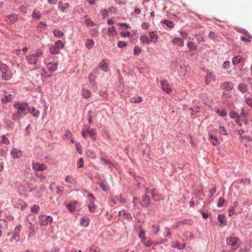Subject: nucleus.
<instances>
[{"mask_svg": "<svg viewBox=\"0 0 252 252\" xmlns=\"http://www.w3.org/2000/svg\"><path fill=\"white\" fill-rule=\"evenodd\" d=\"M39 211V207L37 205H34L31 208V211L33 213H37Z\"/></svg>", "mask_w": 252, "mask_h": 252, "instance_id": "51", "label": "nucleus"}, {"mask_svg": "<svg viewBox=\"0 0 252 252\" xmlns=\"http://www.w3.org/2000/svg\"><path fill=\"white\" fill-rule=\"evenodd\" d=\"M161 87L163 91L167 94H170L172 92L171 88L169 85L167 83L165 80L161 81Z\"/></svg>", "mask_w": 252, "mask_h": 252, "instance_id": "8", "label": "nucleus"}, {"mask_svg": "<svg viewBox=\"0 0 252 252\" xmlns=\"http://www.w3.org/2000/svg\"><path fill=\"white\" fill-rule=\"evenodd\" d=\"M41 16V14L38 11H34L32 13V17L34 19H39Z\"/></svg>", "mask_w": 252, "mask_h": 252, "instance_id": "52", "label": "nucleus"}, {"mask_svg": "<svg viewBox=\"0 0 252 252\" xmlns=\"http://www.w3.org/2000/svg\"><path fill=\"white\" fill-rule=\"evenodd\" d=\"M159 230V226L157 224H153L152 226V232L153 234H157Z\"/></svg>", "mask_w": 252, "mask_h": 252, "instance_id": "40", "label": "nucleus"}, {"mask_svg": "<svg viewBox=\"0 0 252 252\" xmlns=\"http://www.w3.org/2000/svg\"><path fill=\"white\" fill-rule=\"evenodd\" d=\"M70 4L68 3H63L62 1L58 2V7L62 12H66Z\"/></svg>", "mask_w": 252, "mask_h": 252, "instance_id": "10", "label": "nucleus"}, {"mask_svg": "<svg viewBox=\"0 0 252 252\" xmlns=\"http://www.w3.org/2000/svg\"><path fill=\"white\" fill-rule=\"evenodd\" d=\"M14 107L17 111L12 115L11 118L14 121H19L23 117V115H26V111L28 109L29 105L26 103L16 102L14 103Z\"/></svg>", "mask_w": 252, "mask_h": 252, "instance_id": "1", "label": "nucleus"}, {"mask_svg": "<svg viewBox=\"0 0 252 252\" xmlns=\"http://www.w3.org/2000/svg\"><path fill=\"white\" fill-rule=\"evenodd\" d=\"M39 224L41 226L48 225L53 221L52 218L50 216H46L45 215H41L39 216Z\"/></svg>", "mask_w": 252, "mask_h": 252, "instance_id": "7", "label": "nucleus"}, {"mask_svg": "<svg viewBox=\"0 0 252 252\" xmlns=\"http://www.w3.org/2000/svg\"><path fill=\"white\" fill-rule=\"evenodd\" d=\"M17 19L18 17L17 15L12 14L7 17L6 21L9 24H12L15 22Z\"/></svg>", "mask_w": 252, "mask_h": 252, "instance_id": "20", "label": "nucleus"}, {"mask_svg": "<svg viewBox=\"0 0 252 252\" xmlns=\"http://www.w3.org/2000/svg\"><path fill=\"white\" fill-rule=\"evenodd\" d=\"M72 137V134L69 130H66L65 132L64 135L63 137V139L65 140H68Z\"/></svg>", "mask_w": 252, "mask_h": 252, "instance_id": "41", "label": "nucleus"}, {"mask_svg": "<svg viewBox=\"0 0 252 252\" xmlns=\"http://www.w3.org/2000/svg\"><path fill=\"white\" fill-rule=\"evenodd\" d=\"M94 45V42L93 39H88L86 40L85 46L87 48L91 49Z\"/></svg>", "mask_w": 252, "mask_h": 252, "instance_id": "32", "label": "nucleus"}, {"mask_svg": "<svg viewBox=\"0 0 252 252\" xmlns=\"http://www.w3.org/2000/svg\"><path fill=\"white\" fill-rule=\"evenodd\" d=\"M64 45V43L61 40H58L55 42V45L50 47L49 51L53 55L58 54L59 53V50L63 49Z\"/></svg>", "mask_w": 252, "mask_h": 252, "instance_id": "5", "label": "nucleus"}, {"mask_svg": "<svg viewBox=\"0 0 252 252\" xmlns=\"http://www.w3.org/2000/svg\"><path fill=\"white\" fill-rule=\"evenodd\" d=\"M150 202V198L148 196L145 195L142 198L141 205L143 207H147Z\"/></svg>", "mask_w": 252, "mask_h": 252, "instance_id": "21", "label": "nucleus"}, {"mask_svg": "<svg viewBox=\"0 0 252 252\" xmlns=\"http://www.w3.org/2000/svg\"><path fill=\"white\" fill-rule=\"evenodd\" d=\"M54 35L57 37H62L64 35L63 32L59 30L56 29L53 31Z\"/></svg>", "mask_w": 252, "mask_h": 252, "instance_id": "37", "label": "nucleus"}, {"mask_svg": "<svg viewBox=\"0 0 252 252\" xmlns=\"http://www.w3.org/2000/svg\"><path fill=\"white\" fill-rule=\"evenodd\" d=\"M28 110L29 112L32 114L33 117H38L39 116V111L36 110L34 107H32L30 109L29 107Z\"/></svg>", "mask_w": 252, "mask_h": 252, "instance_id": "28", "label": "nucleus"}, {"mask_svg": "<svg viewBox=\"0 0 252 252\" xmlns=\"http://www.w3.org/2000/svg\"><path fill=\"white\" fill-rule=\"evenodd\" d=\"M84 161L82 158H80L77 163L78 168H81L83 166Z\"/></svg>", "mask_w": 252, "mask_h": 252, "instance_id": "59", "label": "nucleus"}, {"mask_svg": "<svg viewBox=\"0 0 252 252\" xmlns=\"http://www.w3.org/2000/svg\"><path fill=\"white\" fill-rule=\"evenodd\" d=\"M100 187L104 191H107L108 190L107 184L105 182H101L99 183Z\"/></svg>", "mask_w": 252, "mask_h": 252, "instance_id": "50", "label": "nucleus"}, {"mask_svg": "<svg viewBox=\"0 0 252 252\" xmlns=\"http://www.w3.org/2000/svg\"><path fill=\"white\" fill-rule=\"evenodd\" d=\"M65 181L71 184H75L76 183L75 179L72 176H67L65 178Z\"/></svg>", "mask_w": 252, "mask_h": 252, "instance_id": "35", "label": "nucleus"}, {"mask_svg": "<svg viewBox=\"0 0 252 252\" xmlns=\"http://www.w3.org/2000/svg\"><path fill=\"white\" fill-rule=\"evenodd\" d=\"M149 24L148 23L144 22L141 25V27L143 29H147L149 27Z\"/></svg>", "mask_w": 252, "mask_h": 252, "instance_id": "64", "label": "nucleus"}, {"mask_svg": "<svg viewBox=\"0 0 252 252\" xmlns=\"http://www.w3.org/2000/svg\"><path fill=\"white\" fill-rule=\"evenodd\" d=\"M0 71L3 80H9L12 78V73L8 70V67L6 64L0 63Z\"/></svg>", "mask_w": 252, "mask_h": 252, "instance_id": "3", "label": "nucleus"}, {"mask_svg": "<svg viewBox=\"0 0 252 252\" xmlns=\"http://www.w3.org/2000/svg\"><path fill=\"white\" fill-rule=\"evenodd\" d=\"M143 100L142 97L138 96V97H132L130 98V101L131 103H137L141 102Z\"/></svg>", "mask_w": 252, "mask_h": 252, "instance_id": "36", "label": "nucleus"}, {"mask_svg": "<svg viewBox=\"0 0 252 252\" xmlns=\"http://www.w3.org/2000/svg\"><path fill=\"white\" fill-rule=\"evenodd\" d=\"M75 148L77 150V151H78V152L80 154H82V147H81V145L80 144V143L79 142H76L75 143Z\"/></svg>", "mask_w": 252, "mask_h": 252, "instance_id": "53", "label": "nucleus"}, {"mask_svg": "<svg viewBox=\"0 0 252 252\" xmlns=\"http://www.w3.org/2000/svg\"><path fill=\"white\" fill-rule=\"evenodd\" d=\"M100 160L103 164L108 165L109 168H110V167L113 165V163L110 160L107 159L106 158H101Z\"/></svg>", "mask_w": 252, "mask_h": 252, "instance_id": "38", "label": "nucleus"}, {"mask_svg": "<svg viewBox=\"0 0 252 252\" xmlns=\"http://www.w3.org/2000/svg\"><path fill=\"white\" fill-rule=\"evenodd\" d=\"M219 132L223 135L227 134V131L223 126H220L219 129Z\"/></svg>", "mask_w": 252, "mask_h": 252, "instance_id": "56", "label": "nucleus"}, {"mask_svg": "<svg viewBox=\"0 0 252 252\" xmlns=\"http://www.w3.org/2000/svg\"><path fill=\"white\" fill-rule=\"evenodd\" d=\"M81 94L82 96L86 99L89 98L91 96L92 94L90 90L85 88L82 89L81 92Z\"/></svg>", "mask_w": 252, "mask_h": 252, "instance_id": "19", "label": "nucleus"}, {"mask_svg": "<svg viewBox=\"0 0 252 252\" xmlns=\"http://www.w3.org/2000/svg\"><path fill=\"white\" fill-rule=\"evenodd\" d=\"M139 237L141 239V243H145V240H146V237L145 236V231L141 228H140L139 233Z\"/></svg>", "mask_w": 252, "mask_h": 252, "instance_id": "34", "label": "nucleus"}, {"mask_svg": "<svg viewBox=\"0 0 252 252\" xmlns=\"http://www.w3.org/2000/svg\"><path fill=\"white\" fill-rule=\"evenodd\" d=\"M163 23L165 24L170 29H172L174 27V24L173 22L171 21H169L168 20H165L164 21Z\"/></svg>", "mask_w": 252, "mask_h": 252, "instance_id": "48", "label": "nucleus"}, {"mask_svg": "<svg viewBox=\"0 0 252 252\" xmlns=\"http://www.w3.org/2000/svg\"><path fill=\"white\" fill-rule=\"evenodd\" d=\"M225 202V199L223 197H220L218 203V206L219 207H222Z\"/></svg>", "mask_w": 252, "mask_h": 252, "instance_id": "55", "label": "nucleus"}, {"mask_svg": "<svg viewBox=\"0 0 252 252\" xmlns=\"http://www.w3.org/2000/svg\"><path fill=\"white\" fill-rule=\"evenodd\" d=\"M240 115H239V114L234 112V111H231L230 113H229V116L231 118V119H235L237 117H239Z\"/></svg>", "mask_w": 252, "mask_h": 252, "instance_id": "54", "label": "nucleus"}, {"mask_svg": "<svg viewBox=\"0 0 252 252\" xmlns=\"http://www.w3.org/2000/svg\"><path fill=\"white\" fill-rule=\"evenodd\" d=\"M233 86V83L230 82H224L221 85V88L227 91L231 90Z\"/></svg>", "mask_w": 252, "mask_h": 252, "instance_id": "15", "label": "nucleus"}, {"mask_svg": "<svg viewBox=\"0 0 252 252\" xmlns=\"http://www.w3.org/2000/svg\"><path fill=\"white\" fill-rule=\"evenodd\" d=\"M152 197L155 201H158L163 199V197L161 195L158 194L154 191L152 192Z\"/></svg>", "mask_w": 252, "mask_h": 252, "instance_id": "31", "label": "nucleus"}, {"mask_svg": "<svg viewBox=\"0 0 252 252\" xmlns=\"http://www.w3.org/2000/svg\"><path fill=\"white\" fill-rule=\"evenodd\" d=\"M243 112H242V114L240 115V116L234 119V121L236 124H237L239 126H242V123L241 122V118L242 117V115H243Z\"/></svg>", "mask_w": 252, "mask_h": 252, "instance_id": "47", "label": "nucleus"}, {"mask_svg": "<svg viewBox=\"0 0 252 252\" xmlns=\"http://www.w3.org/2000/svg\"><path fill=\"white\" fill-rule=\"evenodd\" d=\"M172 44L176 45L179 47H183L184 45V41L182 38L175 37L172 39L171 41Z\"/></svg>", "mask_w": 252, "mask_h": 252, "instance_id": "14", "label": "nucleus"}, {"mask_svg": "<svg viewBox=\"0 0 252 252\" xmlns=\"http://www.w3.org/2000/svg\"><path fill=\"white\" fill-rule=\"evenodd\" d=\"M32 168L35 171H42L45 170L47 167L44 164L36 162L32 164Z\"/></svg>", "mask_w": 252, "mask_h": 252, "instance_id": "9", "label": "nucleus"}, {"mask_svg": "<svg viewBox=\"0 0 252 252\" xmlns=\"http://www.w3.org/2000/svg\"><path fill=\"white\" fill-rule=\"evenodd\" d=\"M187 47L191 51H195L197 49V46L192 42H189L187 43Z\"/></svg>", "mask_w": 252, "mask_h": 252, "instance_id": "30", "label": "nucleus"}, {"mask_svg": "<svg viewBox=\"0 0 252 252\" xmlns=\"http://www.w3.org/2000/svg\"><path fill=\"white\" fill-rule=\"evenodd\" d=\"M209 140L210 141V142L213 144L214 146L217 145L220 143V141L218 138H217L216 137L213 136L212 135H210L209 136Z\"/></svg>", "mask_w": 252, "mask_h": 252, "instance_id": "29", "label": "nucleus"}, {"mask_svg": "<svg viewBox=\"0 0 252 252\" xmlns=\"http://www.w3.org/2000/svg\"><path fill=\"white\" fill-rule=\"evenodd\" d=\"M218 221L221 224H226V221L225 219V217L223 215H218Z\"/></svg>", "mask_w": 252, "mask_h": 252, "instance_id": "44", "label": "nucleus"}, {"mask_svg": "<svg viewBox=\"0 0 252 252\" xmlns=\"http://www.w3.org/2000/svg\"><path fill=\"white\" fill-rule=\"evenodd\" d=\"M86 130L87 131V132L89 134L90 136L93 138L94 140L95 139V137H94L96 134L95 130L94 129H90V126H86Z\"/></svg>", "mask_w": 252, "mask_h": 252, "instance_id": "27", "label": "nucleus"}, {"mask_svg": "<svg viewBox=\"0 0 252 252\" xmlns=\"http://www.w3.org/2000/svg\"><path fill=\"white\" fill-rule=\"evenodd\" d=\"M234 213V207H230L228 210V215L229 216H231Z\"/></svg>", "mask_w": 252, "mask_h": 252, "instance_id": "63", "label": "nucleus"}, {"mask_svg": "<svg viewBox=\"0 0 252 252\" xmlns=\"http://www.w3.org/2000/svg\"><path fill=\"white\" fill-rule=\"evenodd\" d=\"M2 142L6 145H8L10 143L9 140L4 135L2 136Z\"/></svg>", "mask_w": 252, "mask_h": 252, "instance_id": "61", "label": "nucleus"}, {"mask_svg": "<svg viewBox=\"0 0 252 252\" xmlns=\"http://www.w3.org/2000/svg\"><path fill=\"white\" fill-rule=\"evenodd\" d=\"M140 41L141 43L143 44H149L150 40L148 39V37L145 35H141L140 37Z\"/></svg>", "mask_w": 252, "mask_h": 252, "instance_id": "23", "label": "nucleus"}, {"mask_svg": "<svg viewBox=\"0 0 252 252\" xmlns=\"http://www.w3.org/2000/svg\"><path fill=\"white\" fill-rule=\"evenodd\" d=\"M171 246L173 248H177L180 250L183 249L185 247L184 244H180L178 242L173 243Z\"/></svg>", "mask_w": 252, "mask_h": 252, "instance_id": "43", "label": "nucleus"}, {"mask_svg": "<svg viewBox=\"0 0 252 252\" xmlns=\"http://www.w3.org/2000/svg\"><path fill=\"white\" fill-rule=\"evenodd\" d=\"M242 59V58L240 56H235L232 59V63L234 64H236L240 63Z\"/></svg>", "mask_w": 252, "mask_h": 252, "instance_id": "46", "label": "nucleus"}, {"mask_svg": "<svg viewBox=\"0 0 252 252\" xmlns=\"http://www.w3.org/2000/svg\"><path fill=\"white\" fill-rule=\"evenodd\" d=\"M13 240L16 241H18L19 240V234L17 232H14L13 234L12 237L10 240V241L12 242Z\"/></svg>", "mask_w": 252, "mask_h": 252, "instance_id": "49", "label": "nucleus"}, {"mask_svg": "<svg viewBox=\"0 0 252 252\" xmlns=\"http://www.w3.org/2000/svg\"><path fill=\"white\" fill-rule=\"evenodd\" d=\"M214 111L217 114L221 117H225L227 115V112L224 109L220 110L218 108H215Z\"/></svg>", "mask_w": 252, "mask_h": 252, "instance_id": "33", "label": "nucleus"}, {"mask_svg": "<svg viewBox=\"0 0 252 252\" xmlns=\"http://www.w3.org/2000/svg\"><path fill=\"white\" fill-rule=\"evenodd\" d=\"M127 45L126 42L125 41H119L118 43V47L119 48H123Z\"/></svg>", "mask_w": 252, "mask_h": 252, "instance_id": "58", "label": "nucleus"}, {"mask_svg": "<svg viewBox=\"0 0 252 252\" xmlns=\"http://www.w3.org/2000/svg\"><path fill=\"white\" fill-rule=\"evenodd\" d=\"M215 80V76L211 72H208L205 76V83L206 84H209L211 81Z\"/></svg>", "mask_w": 252, "mask_h": 252, "instance_id": "17", "label": "nucleus"}, {"mask_svg": "<svg viewBox=\"0 0 252 252\" xmlns=\"http://www.w3.org/2000/svg\"><path fill=\"white\" fill-rule=\"evenodd\" d=\"M149 33L150 37V42L156 43L158 39V36L155 33V32L152 31L150 32Z\"/></svg>", "mask_w": 252, "mask_h": 252, "instance_id": "22", "label": "nucleus"}, {"mask_svg": "<svg viewBox=\"0 0 252 252\" xmlns=\"http://www.w3.org/2000/svg\"><path fill=\"white\" fill-rule=\"evenodd\" d=\"M43 54V51L41 50L38 49L34 54L27 56L26 57V60L29 64L35 66L34 69H37L39 67L37 64L38 58L41 57Z\"/></svg>", "mask_w": 252, "mask_h": 252, "instance_id": "2", "label": "nucleus"}, {"mask_svg": "<svg viewBox=\"0 0 252 252\" xmlns=\"http://www.w3.org/2000/svg\"><path fill=\"white\" fill-rule=\"evenodd\" d=\"M78 203V202L77 201L71 202L66 205V207L69 212L72 213L75 210Z\"/></svg>", "mask_w": 252, "mask_h": 252, "instance_id": "11", "label": "nucleus"}, {"mask_svg": "<svg viewBox=\"0 0 252 252\" xmlns=\"http://www.w3.org/2000/svg\"><path fill=\"white\" fill-rule=\"evenodd\" d=\"M14 98V95L11 94H5L1 98V101L3 103H6L9 102H11L13 100Z\"/></svg>", "mask_w": 252, "mask_h": 252, "instance_id": "12", "label": "nucleus"}, {"mask_svg": "<svg viewBox=\"0 0 252 252\" xmlns=\"http://www.w3.org/2000/svg\"><path fill=\"white\" fill-rule=\"evenodd\" d=\"M88 207L90 212H94L96 209V207L94 204V202L95 201V197L94 195L92 193L89 194L88 195Z\"/></svg>", "mask_w": 252, "mask_h": 252, "instance_id": "6", "label": "nucleus"}, {"mask_svg": "<svg viewBox=\"0 0 252 252\" xmlns=\"http://www.w3.org/2000/svg\"><path fill=\"white\" fill-rule=\"evenodd\" d=\"M226 241L227 244L231 247L232 251H235L239 247V240L238 238L234 236H230L226 238Z\"/></svg>", "mask_w": 252, "mask_h": 252, "instance_id": "4", "label": "nucleus"}, {"mask_svg": "<svg viewBox=\"0 0 252 252\" xmlns=\"http://www.w3.org/2000/svg\"><path fill=\"white\" fill-rule=\"evenodd\" d=\"M85 23L88 27H94L95 24L90 19H86Z\"/></svg>", "mask_w": 252, "mask_h": 252, "instance_id": "39", "label": "nucleus"}, {"mask_svg": "<svg viewBox=\"0 0 252 252\" xmlns=\"http://www.w3.org/2000/svg\"><path fill=\"white\" fill-rule=\"evenodd\" d=\"M108 34L109 36H112V37L117 34V32L114 26H111L108 28Z\"/></svg>", "mask_w": 252, "mask_h": 252, "instance_id": "25", "label": "nucleus"}, {"mask_svg": "<svg viewBox=\"0 0 252 252\" xmlns=\"http://www.w3.org/2000/svg\"><path fill=\"white\" fill-rule=\"evenodd\" d=\"M246 103L250 106L252 108V98L248 97L245 100Z\"/></svg>", "mask_w": 252, "mask_h": 252, "instance_id": "60", "label": "nucleus"}, {"mask_svg": "<svg viewBox=\"0 0 252 252\" xmlns=\"http://www.w3.org/2000/svg\"><path fill=\"white\" fill-rule=\"evenodd\" d=\"M90 222V220L87 217H83L80 220V224L84 227H87L88 226Z\"/></svg>", "mask_w": 252, "mask_h": 252, "instance_id": "24", "label": "nucleus"}, {"mask_svg": "<svg viewBox=\"0 0 252 252\" xmlns=\"http://www.w3.org/2000/svg\"><path fill=\"white\" fill-rule=\"evenodd\" d=\"M142 52V49L138 46H135L133 50V54L135 56L139 55Z\"/></svg>", "mask_w": 252, "mask_h": 252, "instance_id": "45", "label": "nucleus"}, {"mask_svg": "<svg viewBox=\"0 0 252 252\" xmlns=\"http://www.w3.org/2000/svg\"><path fill=\"white\" fill-rule=\"evenodd\" d=\"M11 155L14 158H18L21 156L20 151H17L16 149H13L11 152Z\"/></svg>", "mask_w": 252, "mask_h": 252, "instance_id": "26", "label": "nucleus"}, {"mask_svg": "<svg viewBox=\"0 0 252 252\" xmlns=\"http://www.w3.org/2000/svg\"><path fill=\"white\" fill-rule=\"evenodd\" d=\"M36 176L37 177L38 179H40L41 181H43L46 178L45 176L43 175L42 173H36Z\"/></svg>", "mask_w": 252, "mask_h": 252, "instance_id": "57", "label": "nucleus"}, {"mask_svg": "<svg viewBox=\"0 0 252 252\" xmlns=\"http://www.w3.org/2000/svg\"><path fill=\"white\" fill-rule=\"evenodd\" d=\"M119 216L129 220L132 218L131 214L124 210L119 211Z\"/></svg>", "mask_w": 252, "mask_h": 252, "instance_id": "16", "label": "nucleus"}, {"mask_svg": "<svg viewBox=\"0 0 252 252\" xmlns=\"http://www.w3.org/2000/svg\"><path fill=\"white\" fill-rule=\"evenodd\" d=\"M121 35L122 37H129L130 35V33L128 32H121Z\"/></svg>", "mask_w": 252, "mask_h": 252, "instance_id": "62", "label": "nucleus"}, {"mask_svg": "<svg viewBox=\"0 0 252 252\" xmlns=\"http://www.w3.org/2000/svg\"><path fill=\"white\" fill-rule=\"evenodd\" d=\"M48 69L51 72H54L57 70L58 68V63H46Z\"/></svg>", "mask_w": 252, "mask_h": 252, "instance_id": "18", "label": "nucleus"}, {"mask_svg": "<svg viewBox=\"0 0 252 252\" xmlns=\"http://www.w3.org/2000/svg\"><path fill=\"white\" fill-rule=\"evenodd\" d=\"M99 67L103 71L107 72L109 70V66L105 60H102L98 64Z\"/></svg>", "mask_w": 252, "mask_h": 252, "instance_id": "13", "label": "nucleus"}, {"mask_svg": "<svg viewBox=\"0 0 252 252\" xmlns=\"http://www.w3.org/2000/svg\"><path fill=\"white\" fill-rule=\"evenodd\" d=\"M238 89L241 91L242 93H245L247 92L248 88L246 85L244 84H240L238 85Z\"/></svg>", "mask_w": 252, "mask_h": 252, "instance_id": "42", "label": "nucleus"}]
</instances>
